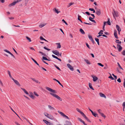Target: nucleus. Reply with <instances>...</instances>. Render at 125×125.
Segmentation results:
<instances>
[{"mask_svg": "<svg viewBox=\"0 0 125 125\" xmlns=\"http://www.w3.org/2000/svg\"><path fill=\"white\" fill-rule=\"evenodd\" d=\"M46 89L49 91L50 92V94L51 95H52L55 98H57L60 101H62V99L57 95L55 94V93H56L55 90L47 87H46Z\"/></svg>", "mask_w": 125, "mask_h": 125, "instance_id": "1", "label": "nucleus"}, {"mask_svg": "<svg viewBox=\"0 0 125 125\" xmlns=\"http://www.w3.org/2000/svg\"><path fill=\"white\" fill-rule=\"evenodd\" d=\"M44 115L47 117L53 120L54 119V117L51 114H49L46 113H44Z\"/></svg>", "mask_w": 125, "mask_h": 125, "instance_id": "2", "label": "nucleus"}, {"mask_svg": "<svg viewBox=\"0 0 125 125\" xmlns=\"http://www.w3.org/2000/svg\"><path fill=\"white\" fill-rule=\"evenodd\" d=\"M113 15L115 19V17H117L118 16L119 14L118 12L117 11H115V10H113Z\"/></svg>", "mask_w": 125, "mask_h": 125, "instance_id": "3", "label": "nucleus"}, {"mask_svg": "<svg viewBox=\"0 0 125 125\" xmlns=\"http://www.w3.org/2000/svg\"><path fill=\"white\" fill-rule=\"evenodd\" d=\"M58 112L60 114L64 117H65L67 119H69V118L67 116L64 115L62 112L59 111H58Z\"/></svg>", "mask_w": 125, "mask_h": 125, "instance_id": "4", "label": "nucleus"}, {"mask_svg": "<svg viewBox=\"0 0 125 125\" xmlns=\"http://www.w3.org/2000/svg\"><path fill=\"white\" fill-rule=\"evenodd\" d=\"M52 52L54 54L57 56H58L60 54L59 52L56 50L52 51Z\"/></svg>", "mask_w": 125, "mask_h": 125, "instance_id": "5", "label": "nucleus"}, {"mask_svg": "<svg viewBox=\"0 0 125 125\" xmlns=\"http://www.w3.org/2000/svg\"><path fill=\"white\" fill-rule=\"evenodd\" d=\"M67 66L72 71H73L74 70V69L73 67L72 66L69 64L68 63L67 64Z\"/></svg>", "mask_w": 125, "mask_h": 125, "instance_id": "6", "label": "nucleus"}, {"mask_svg": "<svg viewBox=\"0 0 125 125\" xmlns=\"http://www.w3.org/2000/svg\"><path fill=\"white\" fill-rule=\"evenodd\" d=\"M43 121L47 125H54L52 123L49 122L46 120H43Z\"/></svg>", "mask_w": 125, "mask_h": 125, "instance_id": "7", "label": "nucleus"}, {"mask_svg": "<svg viewBox=\"0 0 125 125\" xmlns=\"http://www.w3.org/2000/svg\"><path fill=\"white\" fill-rule=\"evenodd\" d=\"M95 13L98 16H99L101 14V11L99 9H97L96 10Z\"/></svg>", "mask_w": 125, "mask_h": 125, "instance_id": "8", "label": "nucleus"}, {"mask_svg": "<svg viewBox=\"0 0 125 125\" xmlns=\"http://www.w3.org/2000/svg\"><path fill=\"white\" fill-rule=\"evenodd\" d=\"M117 47L119 52H120L122 49V47L121 45L119 44L117 45Z\"/></svg>", "mask_w": 125, "mask_h": 125, "instance_id": "9", "label": "nucleus"}, {"mask_svg": "<svg viewBox=\"0 0 125 125\" xmlns=\"http://www.w3.org/2000/svg\"><path fill=\"white\" fill-rule=\"evenodd\" d=\"M114 34L115 37L116 39H118V37L117 36V31H116V30L115 29L114 30Z\"/></svg>", "mask_w": 125, "mask_h": 125, "instance_id": "10", "label": "nucleus"}, {"mask_svg": "<svg viewBox=\"0 0 125 125\" xmlns=\"http://www.w3.org/2000/svg\"><path fill=\"white\" fill-rule=\"evenodd\" d=\"M12 79L16 84L19 86H20V84L17 80L14 79L13 78H12Z\"/></svg>", "mask_w": 125, "mask_h": 125, "instance_id": "11", "label": "nucleus"}, {"mask_svg": "<svg viewBox=\"0 0 125 125\" xmlns=\"http://www.w3.org/2000/svg\"><path fill=\"white\" fill-rule=\"evenodd\" d=\"M99 94L100 96L101 97H104L105 98H106V96L104 94H102L101 93H99Z\"/></svg>", "mask_w": 125, "mask_h": 125, "instance_id": "12", "label": "nucleus"}, {"mask_svg": "<svg viewBox=\"0 0 125 125\" xmlns=\"http://www.w3.org/2000/svg\"><path fill=\"white\" fill-rule=\"evenodd\" d=\"M116 28L118 31H121V29L118 25H116Z\"/></svg>", "mask_w": 125, "mask_h": 125, "instance_id": "13", "label": "nucleus"}, {"mask_svg": "<svg viewBox=\"0 0 125 125\" xmlns=\"http://www.w3.org/2000/svg\"><path fill=\"white\" fill-rule=\"evenodd\" d=\"M29 96L31 97V98H32V99H35V97L33 95V94L32 93H30V95H29Z\"/></svg>", "mask_w": 125, "mask_h": 125, "instance_id": "14", "label": "nucleus"}, {"mask_svg": "<svg viewBox=\"0 0 125 125\" xmlns=\"http://www.w3.org/2000/svg\"><path fill=\"white\" fill-rule=\"evenodd\" d=\"M93 78V81L94 82L96 81L98 79V78L95 76H94L92 77Z\"/></svg>", "mask_w": 125, "mask_h": 125, "instance_id": "15", "label": "nucleus"}, {"mask_svg": "<svg viewBox=\"0 0 125 125\" xmlns=\"http://www.w3.org/2000/svg\"><path fill=\"white\" fill-rule=\"evenodd\" d=\"M46 24V23H44L43 24H41L40 25H39V27L41 28H42L43 27H44Z\"/></svg>", "mask_w": 125, "mask_h": 125, "instance_id": "16", "label": "nucleus"}, {"mask_svg": "<svg viewBox=\"0 0 125 125\" xmlns=\"http://www.w3.org/2000/svg\"><path fill=\"white\" fill-rule=\"evenodd\" d=\"M93 19V18H92L91 17H90L89 18V20L90 21H91L93 22H94L95 23H96V22H95V21L94 20H92Z\"/></svg>", "mask_w": 125, "mask_h": 125, "instance_id": "17", "label": "nucleus"}, {"mask_svg": "<svg viewBox=\"0 0 125 125\" xmlns=\"http://www.w3.org/2000/svg\"><path fill=\"white\" fill-rule=\"evenodd\" d=\"M31 79L33 81H34V82H36V83H41L39 81H38L37 80H36L34 78H31Z\"/></svg>", "mask_w": 125, "mask_h": 125, "instance_id": "18", "label": "nucleus"}, {"mask_svg": "<svg viewBox=\"0 0 125 125\" xmlns=\"http://www.w3.org/2000/svg\"><path fill=\"white\" fill-rule=\"evenodd\" d=\"M89 85L90 88L92 89L93 90H94V88H93L92 86V84L91 83H89Z\"/></svg>", "mask_w": 125, "mask_h": 125, "instance_id": "19", "label": "nucleus"}, {"mask_svg": "<svg viewBox=\"0 0 125 125\" xmlns=\"http://www.w3.org/2000/svg\"><path fill=\"white\" fill-rule=\"evenodd\" d=\"M21 89L23 90L24 92L27 94H28L29 93L27 92V91L24 88H21Z\"/></svg>", "mask_w": 125, "mask_h": 125, "instance_id": "20", "label": "nucleus"}, {"mask_svg": "<svg viewBox=\"0 0 125 125\" xmlns=\"http://www.w3.org/2000/svg\"><path fill=\"white\" fill-rule=\"evenodd\" d=\"M48 107L50 110H55V109L53 107H52L51 105H48Z\"/></svg>", "mask_w": 125, "mask_h": 125, "instance_id": "21", "label": "nucleus"}, {"mask_svg": "<svg viewBox=\"0 0 125 125\" xmlns=\"http://www.w3.org/2000/svg\"><path fill=\"white\" fill-rule=\"evenodd\" d=\"M80 31L82 34H85L84 31L81 28L80 29Z\"/></svg>", "mask_w": 125, "mask_h": 125, "instance_id": "22", "label": "nucleus"}, {"mask_svg": "<svg viewBox=\"0 0 125 125\" xmlns=\"http://www.w3.org/2000/svg\"><path fill=\"white\" fill-rule=\"evenodd\" d=\"M92 114L95 117H96L97 116L98 114L96 113L93 112L92 113Z\"/></svg>", "mask_w": 125, "mask_h": 125, "instance_id": "23", "label": "nucleus"}, {"mask_svg": "<svg viewBox=\"0 0 125 125\" xmlns=\"http://www.w3.org/2000/svg\"><path fill=\"white\" fill-rule=\"evenodd\" d=\"M77 119L79 120L80 122H81L83 124L84 123V121L83 120L81 119L80 118L78 117L77 118Z\"/></svg>", "mask_w": 125, "mask_h": 125, "instance_id": "24", "label": "nucleus"}, {"mask_svg": "<svg viewBox=\"0 0 125 125\" xmlns=\"http://www.w3.org/2000/svg\"><path fill=\"white\" fill-rule=\"evenodd\" d=\"M56 44L58 45V46H57V48H61V46L60 45V43H57Z\"/></svg>", "mask_w": 125, "mask_h": 125, "instance_id": "25", "label": "nucleus"}, {"mask_svg": "<svg viewBox=\"0 0 125 125\" xmlns=\"http://www.w3.org/2000/svg\"><path fill=\"white\" fill-rule=\"evenodd\" d=\"M65 125H71V123L70 122L67 121L66 122V124Z\"/></svg>", "mask_w": 125, "mask_h": 125, "instance_id": "26", "label": "nucleus"}, {"mask_svg": "<svg viewBox=\"0 0 125 125\" xmlns=\"http://www.w3.org/2000/svg\"><path fill=\"white\" fill-rule=\"evenodd\" d=\"M110 19L109 18H108L107 19V21L106 22V23H107V24L109 25H110L111 24V22L110 21Z\"/></svg>", "mask_w": 125, "mask_h": 125, "instance_id": "27", "label": "nucleus"}, {"mask_svg": "<svg viewBox=\"0 0 125 125\" xmlns=\"http://www.w3.org/2000/svg\"><path fill=\"white\" fill-rule=\"evenodd\" d=\"M77 111L79 113H80L81 115L83 113V112L81 111V110L78 108L76 109Z\"/></svg>", "mask_w": 125, "mask_h": 125, "instance_id": "28", "label": "nucleus"}, {"mask_svg": "<svg viewBox=\"0 0 125 125\" xmlns=\"http://www.w3.org/2000/svg\"><path fill=\"white\" fill-rule=\"evenodd\" d=\"M32 59L36 64L37 65H38L39 66V64L34 59H33L32 58Z\"/></svg>", "mask_w": 125, "mask_h": 125, "instance_id": "29", "label": "nucleus"}, {"mask_svg": "<svg viewBox=\"0 0 125 125\" xmlns=\"http://www.w3.org/2000/svg\"><path fill=\"white\" fill-rule=\"evenodd\" d=\"M116 43H118V44H121V41H120L119 40H116Z\"/></svg>", "mask_w": 125, "mask_h": 125, "instance_id": "30", "label": "nucleus"}, {"mask_svg": "<svg viewBox=\"0 0 125 125\" xmlns=\"http://www.w3.org/2000/svg\"><path fill=\"white\" fill-rule=\"evenodd\" d=\"M84 61L85 62L88 64H90V63L89 61L87 59H85Z\"/></svg>", "mask_w": 125, "mask_h": 125, "instance_id": "31", "label": "nucleus"}, {"mask_svg": "<svg viewBox=\"0 0 125 125\" xmlns=\"http://www.w3.org/2000/svg\"><path fill=\"white\" fill-rule=\"evenodd\" d=\"M88 37L89 39L91 41L93 39V38L92 36L91 35H88Z\"/></svg>", "mask_w": 125, "mask_h": 125, "instance_id": "32", "label": "nucleus"}, {"mask_svg": "<svg viewBox=\"0 0 125 125\" xmlns=\"http://www.w3.org/2000/svg\"><path fill=\"white\" fill-rule=\"evenodd\" d=\"M8 74H9V76L10 77V78L12 79V77L11 76L10 72L9 71H8Z\"/></svg>", "mask_w": 125, "mask_h": 125, "instance_id": "33", "label": "nucleus"}, {"mask_svg": "<svg viewBox=\"0 0 125 125\" xmlns=\"http://www.w3.org/2000/svg\"><path fill=\"white\" fill-rule=\"evenodd\" d=\"M26 38L27 40H29V42H31V38L28 37L26 36Z\"/></svg>", "mask_w": 125, "mask_h": 125, "instance_id": "34", "label": "nucleus"}, {"mask_svg": "<svg viewBox=\"0 0 125 125\" xmlns=\"http://www.w3.org/2000/svg\"><path fill=\"white\" fill-rule=\"evenodd\" d=\"M55 12L57 14H58L59 12H60V11H58V9H56V8H55Z\"/></svg>", "mask_w": 125, "mask_h": 125, "instance_id": "35", "label": "nucleus"}, {"mask_svg": "<svg viewBox=\"0 0 125 125\" xmlns=\"http://www.w3.org/2000/svg\"><path fill=\"white\" fill-rule=\"evenodd\" d=\"M117 64H118V67L120 69L123 70V68L120 65V64L119 63V62H117Z\"/></svg>", "mask_w": 125, "mask_h": 125, "instance_id": "36", "label": "nucleus"}, {"mask_svg": "<svg viewBox=\"0 0 125 125\" xmlns=\"http://www.w3.org/2000/svg\"><path fill=\"white\" fill-rule=\"evenodd\" d=\"M4 50V51L7 52L8 53H9V54H10V53H11L8 50L6 49H5Z\"/></svg>", "mask_w": 125, "mask_h": 125, "instance_id": "37", "label": "nucleus"}, {"mask_svg": "<svg viewBox=\"0 0 125 125\" xmlns=\"http://www.w3.org/2000/svg\"><path fill=\"white\" fill-rule=\"evenodd\" d=\"M34 94L37 96H39V95L36 92L34 91L33 92Z\"/></svg>", "mask_w": 125, "mask_h": 125, "instance_id": "38", "label": "nucleus"}, {"mask_svg": "<svg viewBox=\"0 0 125 125\" xmlns=\"http://www.w3.org/2000/svg\"><path fill=\"white\" fill-rule=\"evenodd\" d=\"M17 2H18V1H15L13 2H12L11 3H12V4L13 6H14Z\"/></svg>", "mask_w": 125, "mask_h": 125, "instance_id": "39", "label": "nucleus"}, {"mask_svg": "<svg viewBox=\"0 0 125 125\" xmlns=\"http://www.w3.org/2000/svg\"><path fill=\"white\" fill-rule=\"evenodd\" d=\"M104 118H105L106 116H105V115H104V114L102 113L101 114H100Z\"/></svg>", "mask_w": 125, "mask_h": 125, "instance_id": "40", "label": "nucleus"}, {"mask_svg": "<svg viewBox=\"0 0 125 125\" xmlns=\"http://www.w3.org/2000/svg\"><path fill=\"white\" fill-rule=\"evenodd\" d=\"M97 64L98 65L100 66L101 67H103L104 66V65L102 64L101 63H98Z\"/></svg>", "mask_w": 125, "mask_h": 125, "instance_id": "41", "label": "nucleus"}, {"mask_svg": "<svg viewBox=\"0 0 125 125\" xmlns=\"http://www.w3.org/2000/svg\"><path fill=\"white\" fill-rule=\"evenodd\" d=\"M83 116V117L85 119H86V118L87 117L85 115V114H84V113H83L82 114V115Z\"/></svg>", "mask_w": 125, "mask_h": 125, "instance_id": "42", "label": "nucleus"}, {"mask_svg": "<svg viewBox=\"0 0 125 125\" xmlns=\"http://www.w3.org/2000/svg\"><path fill=\"white\" fill-rule=\"evenodd\" d=\"M108 78L111 79L112 80L114 79V78L112 76L111 74H110V76Z\"/></svg>", "mask_w": 125, "mask_h": 125, "instance_id": "43", "label": "nucleus"}, {"mask_svg": "<svg viewBox=\"0 0 125 125\" xmlns=\"http://www.w3.org/2000/svg\"><path fill=\"white\" fill-rule=\"evenodd\" d=\"M43 48L44 49L47 50L48 51H50V49L47 48L46 47H44Z\"/></svg>", "mask_w": 125, "mask_h": 125, "instance_id": "44", "label": "nucleus"}, {"mask_svg": "<svg viewBox=\"0 0 125 125\" xmlns=\"http://www.w3.org/2000/svg\"><path fill=\"white\" fill-rule=\"evenodd\" d=\"M42 59L44 60H48V59H47V58L45 57L44 56H42Z\"/></svg>", "mask_w": 125, "mask_h": 125, "instance_id": "45", "label": "nucleus"}, {"mask_svg": "<svg viewBox=\"0 0 125 125\" xmlns=\"http://www.w3.org/2000/svg\"><path fill=\"white\" fill-rule=\"evenodd\" d=\"M122 106L124 108H125V102H124L122 104Z\"/></svg>", "mask_w": 125, "mask_h": 125, "instance_id": "46", "label": "nucleus"}, {"mask_svg": "<svg viewBox=\"0 0 125 125\" xmlns=\"http://www.w3.org/2000/svg\"><path fill=\"white\" fill-rule=\"evenodd\" d=\"M123 86L125 88V78L124 79Z\"/></svg>", "mask_w": 125, "mask_h": 125, "instance_id": "47", "label": "nucleus"}, {"mask_svg": "<svg viewBox=\"0 0 125 125\" xmlns=\"http://www.w3.org/2000/svg\"><path fill=\"white\" fill-rule=\"evenodd\" d=\"M86 46L89 49H91L90 48V47H89V45L87 43H86Z\"/></svg>", "mask_w": 125, "mask_h": 125, "instance_id": "48", "label": "nucleus"}, {"mask_svg": "<svg viewBox=\"0 0 125 125\" xmlns=\"http://www.w3.org/2000/svg\"><path fill=\"white\" fill-rule=\"evenodd\" d=\"M117 81L119 83H121V79L120 78H119L117 80Z\"/></svg>", "mask_w": 125, "mask_h": 125, "instance_id": "49", "label": "nucleus"}, {"mask_svg": "<svg viewBox=\"0 0 125 125\" xmlns=\"http://www.w3.org/2000/svg\"><path fill=\"white\" fill-rule=\"evenodd\" d=\"M95 39L97 42H99V39H98L95 38Z\"/></svg>", "mask_w": 125, "mask_h": 125, "instance_id": "50", "label": "nucleus"}, {"mask_svg": "<svg viewBox=\"0 0 125 125\" xmlns=\"http://www.w3.org/2000/svg\"><path fill=\"white\" fill-rule=\"evenodd\" d=\"M103 32V31L102 30H101L98 33V34H103V33L102 32Z\"/></svg>", "mask_w": 125, "mask_h": 125, "instance_id": "51", "label": "nucleus"}, {"mask_svg": "<svg viewBox=\"0 0 125 125\" xmlns=\"http://www.w3.org/2000/svg\"><path fill=\"white\" fill-rule=\"evenodd\" d=\"M55 67L58 69V70L60 71L61 70L60 69V68L58 66H57L56 65H55Z\"/></svg>", "mask_w": 125, "mask_h": 125, "instance_id": "52", "label": "nucleus"}, {"mask_svg": "<svg viewBox=\"0 0 125 125\" xmlns=\"http://www.w3.org/2000/svg\"><path fill=\"white\" fill-rule=\"evenodd\" d=\"M98 112L100 114L102 113L101 112V109H99L98 110Z\"/></svg>", "mask_w": 125, "mask_h": 125, "instance_id": "53", "label": "nucleus"}, {"mask_svg": "<svg viewBox=\"0 0 125 125\" xmlns=\"http://www.w3.org/2000/svg\"><path fill=\"white\" fill-rule=\"evenodd\" d=\"M90 15L92 16L93 17V18H93V19H94V17H95V16H94V14H90Z\"/></svg>", "mask_w": 125, "mask_h": 125, "instance_id": "54", "label": "nucleus"}, {"mask_svg": "<svg viewBox=\"0 0 125 125\" xmlns=\"http://www.w3.org/2000/svg\"><path fill=\"white\" fill-rule=\"evenodd\" d=\"M85 13L86 14H87V15H90V14H91L89 12H87V11L86 12H85Z\"/></svg>", "mask_w": 125, "mask_h": 125, "instance_id": "55", "label": "nucleus"}, {"mask_svg": "<svg viewBox=\"0 0 125 125\" xmlns=\"http://www.w3.org/2000/svg\"><path fill=\"white\" fill-rule=\"evenodd\" d=\"M44 39L42 37V36H41L40 37V39L41 40H44Z\"/></svg>", "mask_w": 125, "mask_h": 125, "instance_id": "56", "label": "nucleus"}, {"mask_svg": "<svg viewBox=\"0 0 125 125\" xmlns=\"http://www.w3.org/2000/svg\"><path fill=\"white\" fill-rule=\"evenodd\" d=\"M84 24H88V25H91L92 24H90V23H86V22H84L83 23Z\"/></svg>", "mask_w": 125, "mask_h": 125, "instance_id": "57", "label": "nucleus"}, {"mask_svg": "<svg viewBox=\"0 0 125 125\" xmlns=\"http://www.w3.org/2000/svg\"><path fill=\"white\" fill-rule=\"evenodd\" d=\"M12 49H13V50H14V51L15 52V53L16 54H17V52L13 48H12Z\"/></svg>", "mask_w": 125, "mask_h": 125, "instance_id": "58", "label": "nucleus"}, {"mask_svg": "<svg viewBox=\"0 0 125 125\" xmlns=\"http://www.w3.org/2000/svg\"><path fill=\"white\" fill-rule=\"evenodd\" d=\"M123 55H125V51H124L122 53Z\"/></svg>", "mask_w": 125, "mask_h": 125, "instance_id": "59", "label": "nucleus"}, {"mask_svg": "<svg viewBox=\"0 0 125 125\" xmlns=\"http://www.w3.org/2000/svg\"><path fill=\"white\" fill-rule=\"evenodd\" d=\"M94 9L92 8H90L89 9V10L90 11H92L94 10Z\"/></svg>", "mask_w": 125, "mask_h": 125, "instance_id": "60", "label": "nucleus"}, {"mask_svg": "<svg viewBox=\"0 0 125 125\" xmlns=\"http://www.w3.org/2000/svg\"><path fill=\"white\" fill-rule=\"evenodd\" d=\"M30 48L31 50L35 51V50L34 49V48L32 47H30Z\"/></svg>", "mask_w": 125, "mask_h": 125, "instance_id": "61", "label": "nucleus"}, {"mask_svg": "<svg viewBox=\"0 0 125 125\" xmlns=\"http://www.w3.org/2000/svg\"><path fill=\"white\" fill-rule=\"evenodd\" d=\"M12 6H13V5L12 4V3L9 4V6L10 7H11Z\"/></svg>", "mask_w": 125, "mask_h": 125, "instance_id": "62", "label": "nucleus"}, {"mask_svg": "<svg viewBox=\"0 0 125 125\" xmlns=\"http://www.w3.org/2000/svg\"><path fill=\"white\" fill-rule=\"evenodd\" d=\"M90 55L92 56V57H93L94 58V55L92 53H91L90 54Z\"/></svg>", "mask_w": 125, "mask_h": 125, "instance_id": "63", "label": "nucleus"}, {"mask_svg": "<svg viewBox=\"0 0 125 125\" xmlns=\"http://www.w3.org/2000/svg\"><path fill=\"white\" fill-rule=\"evenodd\" d=\"M15 124L17 125H20L19 123L17 122H15Z\"/></svg>", "mask_w": 125, "mask_h": 125, "instance_id": "64", "label": "nucleus"}]
</instances>
